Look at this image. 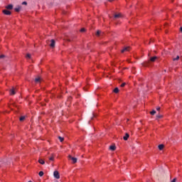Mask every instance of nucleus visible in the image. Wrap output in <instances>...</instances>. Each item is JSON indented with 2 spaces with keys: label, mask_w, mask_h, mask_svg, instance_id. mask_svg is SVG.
Wrapping results in <instances>:
<instances>
[{
  "label": "nucleus",
  "mask_w": 182,
  "mask_h": 182,
  "mask_svg": "<svg viewBox=\"0 0 182 182\" xmlns=\"http://www.w3.org/2000/svg\"><path fill=\"white\" fill-rule=\"evenodd\" d=\"M53 176H54V178L56 179L60 178V175L59 174L58 171H54Z\"/></svg>",
  "instance_id": "obj_1"
},
{
  "label": "nucleus",
  "mask_w": 182,
  "mask_h": 182,
  "mask_svg": "<svg viewBox=\"0 0 182 182\" xmlns=\"http://www.w3.org/2000/svg\"><path fill=\"white\" fill-rule=\"evenodd\" d=\"M68 158H69L70 160H71L73 161V164L77 163V158H74L71 155H69Z\"/></svg>",
  "instance_id": "obj_2"
},
{
  "label": "nucleus",
  "mask_w": 182,
  "mask_h": 182,
  "mask_svg": "<svg viewBox=\"0 0 182 182\" xmlns=\"http://www.w3.org/2000/svg\"><path fill=\"white\" fill-rule=\"evenodd\" d=\"M9 94L10 95H16V89L15 88H12L9 90Z\"/></svg>",
  "instance_id": "obj_3"
},
{
  "label": "nucleus",
  "mask_w": 182,
  "mask_h": 182,
  "mask_svg": "<svg viewBox=\"0 0 182 182\" xmlns=\"http://www.w3.org/2000/svg\"><path fill=\"white\" fill-rule=\"evenodd\" d=\"M3 14L6 16H10L11 12L9 10H3Z\"/></svg>",
  "instance_id": "obj_4"
},
{
  "label": "nucleus",
  "mask_w": 182,
  "mask_h": 182,
  "mask_svg": "<svg viewBox=\"0 0 182 182\" xmlns=\"http://www.w3.org/2000/svg\"><path fill=\"white\" fill-rule=\"evenodd\" d=\"M129 49H130V47L129 46H127V47H125L123 50H121V53H125V52H128L129 51Z\"/></svg>",
  "instance_id": "obj_5"
},
{
  "label": "nucleus",
  "mask_w": 182,
  "mask_h": 182,
  "mask_svg": "<svg viewBox=\"0 0 182 182\" xmlns=\"http://www.w3.org/2000/svg\"><path fill=\"white\" fill-rule=\"evenodd\" d=\"M21 10V6H18L17 7L14 8V11H16V12L19 13Z\"/></svg>",
  "instance_id": "obj_6"
},
{
  "label": "nucleus",
  "mask_w": 182,
  "mask_h": 182,
  "mask_svg": "<svg viewBox=\"0 0 182 182\" xmlns=\"http://www.w3.org/2000/svg\"><path fill=\"white\" fill-rule=\"evenodd\" d=\"M5 9H7V10H11V9H13V5L12 4H9V5L6 6L5 7Z\"/></svg>",
  "instance_id": "obj_7"
},
{
  "label": "nucleus",
  "mask_w": 182,
  "mask_h": 182,
  "mask_svg": "<svg viewBox=\"0 0 182 182\" xmlns=\"http://www.w3.org/2000/svg\"><path fill=\"white\" fill-rule=\"evenodd\" d=\"M50 48H55V41L53 39L50 41Z\"/></svg>",
  "instance_id": "obj_8"
},
{
  "label": "nucleus",
  "mask_w": 182,
  "mask_h": 182,
  "mask_svg": "<svg viewBox=\"0 0 182 182\" xmlns=\"http://www.w3.org/2000/svg\"><path fill=\"white\" fill-rule=\"evenodd\" d=\"M128 138H129V134H128L127 133V134H125V135L124 136L123 139H124V141H127Z\"/></svg>",
  "instance_id": "obj_9"
},
{
  "label": "nucleus",
  "mask_w": 182,
  "mask_h": 182,
  "mask_svg": "<svg viewBox=\"0 0 182 182\" xmlns=\"http://www.w3.org/2000/svg\"><path fill=\"white\" fill-rule=\"evenodd\" d=\"M156 60H157V57H156V56L151 57L150 58V61L152 62V63L155 62Z\"/></svg>",
  "instance_id": "obj_10"
},
{
  "label": "nucleus",
  "mask_w": 182,
  "mask_h": 182,
  "mask_svg": "<svg viewBox=\"0 0 182 182\" xmlns=\"http://www.w3.org/2000/svg\"><path fill=\"white\" fill-rule=\"evenodd\" d=\"M109 149L111 150V151H114V150H116V146H114V145H112V146H109Z\"/></svg>",
  "instance_id": "obj_11"
},
{
  "label": "nucleus",
  "mask_w": 182,
  "mask_h": 182,
  "mask_svg": "<svg viewBox=\"0 0 182 182\" xmlns=\"http://www.w3.org/2000/svg\"><path fill=\"white\" fill-rule=\"evenodd\" d=\"M38 162H39L40 163V164H45V161H44V160L43 159H40L38 161Z\"/></svg>",
  "instance_id": "obj_12"
},
{
  "label": "nucleus",
  "mask_w": 182,
  "mask_h": 182,
  "mask_svg": "<svg viewBox=\"0 0 182 182\" xmlns=\"http://www.w3.org/2000/svg\"><path fill=\"white\" fill-rule=\"evenodd\" d=\"M35 82L36 83H38L41 82V77H38L35 79Z\"/></svg>",
  "instance_id": "obj_13"
},
{
  "label": "nucleus",
  "mask_w": 182,
  "mask_h": 182,
  "mask_svg": "<svg viewBox=\"0 0 182 182\" xmlns=\"http://www.w3.org/2000/svg\"><path fill=\"white\" fill-rule=\"evenodd\" d=\"M26 119V117L25 116H21V118H19V121L21 122H23Z\"/></svg>",
  "instance_id": "obj_14"
},
{
  "label": "nucleus",
  "mask_w": 182,
  "mask_h": 182,
  "mask_svg": "<svg viewBox=\"0 0 182 182\" xmlns=\"http://www.w3.org/2000/svg\"><path fill=\"white\" fill-rule=\"evenodd\" d=\"M102 33V31L97 30L96 33L97 36H100V35Z\"/></svg>",
  "instance_id": "obj_15"
},
{
  "label": "nucleus",
  "mask_w": 182,
  "mask_h": 182,
  "mask_svg": "<svg viewBox=\"0 0 182 182\" xmlns=\"http://www.w3.org/2000/svg\"><path fill=\"white\" fill-rule=\"evenodd\" d=\"M164 148V144H160V145L159 146V150H163Z\"/></svg>",
  "instance_id": "obj_16"
},
{
  "label": "nucleus",
  "mask_w": 182,
  "mask_h": 182,
  "mask_svg": "<svg viewBox=\"0 0 182 182\" xmlns=\"http://www.w3.org/2000/svg\"><path fill=\"white\" fill-rule=\"evenodd\" d=\"M114 18H119L121 17V14H114Z\"/></svg>",
  "instance_id": "obj_17"
},
{
  "label": "nucleus",
  "mask_w": 182,
  "mask_h": 182,
  "mask_svg": "<svg viewBox=\"0 0 182 182\" xmlns=\"http://www.w3.org/2000/svg\"><path fill=\"white\" fill-rule=\"evenodd\" d=\"M178 60H180V56H178V55L177 57L173 58V61H176Z\"/></svg>",
  "instance_id": "obj_18"
},
{
  "label": "nucleus",
  "mask_w": 182,
  "mask_h": 182,
  "mask_svg": "<svg viewBox=\"0 0 182 182\" xmlns=\"http://www.w3.org/2000/svg\"><path fill=\"white\" fill-rule=\"evenodd\" d=\"M58 139L60 140V142H63L65 140V139L61 136H58Z\"/></svg>",
  "instance_id": "obj_19"
},
{
  "label": "nucleus",
  "mask_w": 182,
  "mask_h": 182,
  "mask_svg": "<svg viewBox=\"0 0 182 182\" xmlns=\"http://www.w3.org/2000/svg\"><path fill=\"white\" fill-rule=\"evenodd\" d=\"M114 92L117 94L119 92V88H117V87L114 88Z\"/></svg>",
  "instance_id": "obj_20"
},
{
  "label": "nucleus",
  "mask_w": 182,
  "mask_h": 182,
  "mask_svg": "<svg viewBox=\"0 0 182 182\" xmlns=\"http://www.w3.org/2000/svg\"><path fill=\"white\" fill-rule=\"evenodd\" d=\"M162 117H163V115L161 114L156 115L157 119H161Z\"/></svg>",
  "instance_id": "obj_21"
},
{
  "label": "nucleus",
  "mask_w": 182,
  "mask_h": 182,
  "mask_svg": "<svg viewBox=\"0 0 182 182\" xmlns=\"http://www.w3.org/2000/svg\"><path fill=\"white\" fill-rule=\"evenodd\" d=\"M43 175H44L43 171H40V172H39V176H40L41 177H42Z\"/></svg>",
  "instance_id": "obj_22"
},
{
  "label": "nucleus",
  "mask_w": 182,
  "mask_h": 182,
  "mask_svg": "<svg viewBox=\"0 0 182 182\" xmlns=\"http://www.w3.org/2000/svg\"><path fill=\"white\" fill-rule=\"evenodd\" d=\"M155 114H156L155 110H152V112H150V114H151V115H154Z\"/></svg>",
  "instance_id": "obj_23"
},
{
  "label": "nucleus",
  "mask_w": 182,
  "mask_h": 182,
  "mask_svg": "<svg viewBox=\"0 0 182 182\" xmlns=\"http://www.w3.org/2000/svg\"><path fill=\"white\" fill-rule=\"evenodd\" d=\"M26 58L31 59V54L30 53H27Z\"/></svg>",
  "instance_id": "obj_24"
},
{
  "label": "nucleus",
  "mask_w": 182,
  "mask_h": 182,
  "mask_svg": "<svg viewBox=\"0 0 182 182\" xmlns=\"http://www.w3.org/2000/svg\"><path fill=\"white\" fill-rule=\"evenodd\" d=\"M125 85H126V83L124 82V83H122V84L120 85V87H125Z\"/></svg>",
  "instance_id": "obj_25"
},
{
  "label": "nucleus",
  "mask_w": 182,
  "mask_h": 182,
  "mask_svg": "<svg viewBox=\"0 0 182 182\" xmlns=\"http://www.w3.org/2000/svg\"><path fill=\"white\" fill-rule=\"evenodd\" d=\"M5 57H6L5 55H0V59H2V58H5Z\"/></svg>",
  "instance_id": "obj_26"
},
{
  "label": "nucleus",
  "mask_w": 182,
  "mask_h": 182,
  "mask_svg": "<svg viewBox=\"0 0 182 182\" xmlns=\"http://www.w3.org/2000/svg\"><path fill=\"white\" fill-rule=\"evenodd\" d=\"M49 160H50V161H54V157H53V156L50 157V158H49Z\"/></svg>",
  "instance_id": "obj_27"
},
{
  "label": "nucleus",
  "mask_w": 182,
  "mask_h": 182,
  "mask_svg": "<svg viewBox=\"0 0 182 182\" xmlns=\"http://www.w3.org/2000/svg\"><path fill=\"white\" fill-rule=\"evenodd\" d=\"M22 5H27L26 1H23V2L22 3Z\"/></svg>",
  "instance_id": "obj_28"
},
{
  "label": "nucleus",
  "mask_w": 182,
  "mask_h": 182,
  "mask_svg": "<svg viewBox=\"0 0 182 182\" xmlns=\"http://www.w3.org/2000/svg\"><path fill=\"white\" fill-rule=\"evenodd\" d=\"M171 182H176V178H174L173 179V181H171Z\"/></svg>",
  "instance_id": "obj_29"
},
{
  "label": "nucleus",
  "mask_w": 182,
  "mask_h": 182,
  "mask_svg": "<svg viewBox=\"0 0 182 182\" xmlns=\"http://www.w3.org/2000/svg\"><path fill=\"white\" fill-rule=\"evenodd\" d=\"M80 31H81V32H85V28H82V29L80 30Z\"/></svg>",
  "instance_id": "obj_30"
},
{
  "label": "nucleus",
  "mask_w": 182,
  "mask_h": 182,
  "mask_svg": "<svg viewBox=\"0 0 182 182\" xmlns=\"http://www.w3.org/2000/svg\"><path fill=\"white\" fill-rule=\"evenodd\" d=\"M156 110L159 111L160 110V107H156Z\"/></svg>",
  "instance_id": "obj_31"
},
{
  "label": "nucleus",
  "mask_w": 182,
  "mask_h": 182,
  "mask_svg": "<svg viewBox=\"0 0 182 182\" xmlns=\"http://www.w3.org/2000/svg\"><path fill=\"white\" fill-rule=\"evenodd\" d=\"M180 32H182V27L180 28Z\"/></svg>",
  "instance_id": "obj_32"
},
{
  "label": "nucleus",
  "mask_w": 182,
  "mask_h": 182,
  "mask_svg": "<svg viewBox=\"0 0 182 182\" xmlns=\"http://www.w3.org/2000/svg\"><path fill=\"white\" fill-rule=\"evenodd\" d=\"M0 167H1V164L0 163Z\"/></svg>",
  "instance_id": "obj_33"
},
{
  "label": "nucleus",
  "mask_w": 182,
  "mask_h": 182,
  "mask_svg": "<svg viewBox=\"0 0 182 182\" xmlns=\"http://www.w3.org/2000/svg\"><path fill=\"white\" fill-rule=\"evenodd\" d=\"M28 182H32L31 181H28Z\"/></svg>",
  "instance_id": "obj_34"
},
{
  "label": "nucleus",
  "mask_w": 182,
  "mask_h": 182,
  "mask_svg": "<svg viewBox=\"0 0 182 182\" xmlns=\"http://www.w3.org/2000/svg\"><path fill=\"white\" fill-rule=\"evenodd\" d=\"M107 1H112V0H107Z\"/></svg>",
  "instance_id": "obj_35"
}]
</instances>
